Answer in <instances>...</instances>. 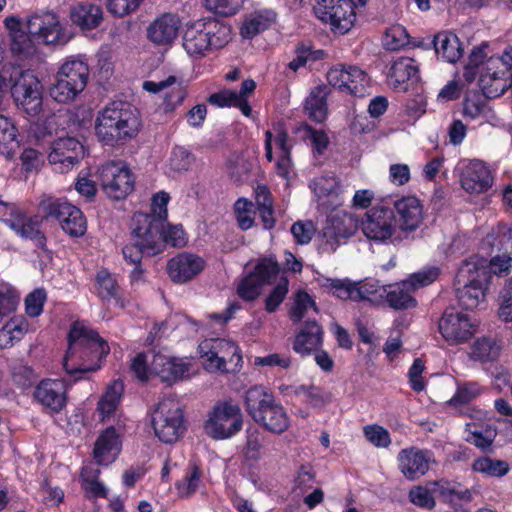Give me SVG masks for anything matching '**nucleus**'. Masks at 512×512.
<instances>
[{
	"mask_svg": "<svg viewBox=\"0 0 512 512\" xmlns=\"http://www.w3.org/2000/svg\"><path fill=\"white\" fill-rule=\"evenodd\" d=\"M202 471L200 467L193 464L189 467L184 477L176 481L175 489L179 498L186 499L192 497L202 484Z\"/></svg>",
	"mask_w": 512,
	"mask_h": 512,
	"instance_id": "obj_48",
	"label": "nucleus"
},
{
	"mask_svg": "<svg viewBox=\"0 0 512 512\" xmlns=\"http://www.w3.org/2000/svg\"><path fill=\"white\" fill-rule=\"evenodd\" d=\"M145 227L132 228L134 241L126 243L122 248L125 262L132 265L129 274L130 283H138L145 278V268L142 264L143 257L155 256L165 249L166 245L183 247L186 245V233L182 225H170L167 221L151 220L142 217Z\"/></svg>",
	"mask_w": 512,
	"mask_h": 512,
	"instance_id": "obj_1",
	"label": "nucleus"
},
{
	"mask_svg": "<svg viewBox=\"0 0 512 512\" xmlns=\"http://www.w3.org/2000/svg\"><path fill=\"white\" fill-rule=\"evenodd\" d=\"M323 342V329L315 320H307L295 336L293 350L301 356H309Z\"/></svg>",
	"mask_w": 512,
	"mask_h": 512,
	"instance_id": "obj_32",
	"label": "nucleus"
},
{
	"mask_svg": "<svg viewBox=\"0 0 512 512\" xmlns=\"http://www.w3.org/2000/svg\"><path fill=\"white\" fill-rule=\"evenodd\" d=\"M16 136L17 128L7 117L0 114V154L6 155L13 151Z\"/></svg>",
	"mask_w": 512,
	"mask_h": 512,
	"instance_id": "obj_59",
	"label": "nucleus"
},
{
	"mask_svg": "<svg viewBox=\"0 0 512 512\" xmlns=\"http://www.w3.org/2000/svg\"><path fill=\"white\" fill-rule=\"evenodd\" d=\"M3 222L21 239L32 241L35 247L42 251L47 250V237L41 229L42 218L39 215H29L12 204Z\"/></svg>",
	"mask_w": 512,
	"mask_h": 512,
	"instance_id": "obj_12",
	"label": "nucleus"
},
{
	"mask_svg": "<svg viewBox=\"0 0 512 512\" xmlns=\"http://www.w3.org/2000/svg\"><path fill=\"white\" fill-rule=\"evenodd\" d=\"M461 186L469 193H485L493 184L491 171L483 161H471L461 173Z\"/></svg>",
	"mask_w": 512,
	"mask_h": 512,
	"instance_id": "obj_28",
	"label": "nucleus"
},
{
	"mask_svg": "<svg viewBox=\"0 0 512 512\" xmlns=\"http://www.w3.org/2000/svg\"><path fill=\"white\" fill-rule=\"evenodd\" d=\"M468 261H473L476 264L477 268H486L490 275V280L493 275L497 276H506L510 273L512 258L508 254L496 255L491 258V260L487 261V259L479 257L477 255L471 256L467 259Z\"/></svg>",
	"mask_w": 512,
	"mask_h": 512,
	"instance_id": "obj_46",
	"label": "nucleus"
},
{
	"mask_svg": "<svg viewBox=\"0 0 512 512\" xmlns=\"http://www.w3.org/2000/svg\"><path fill=\"white\" fill-rule=\"evenodd\" d=\"M233 35L227 22L214 17L201 18L185 24L182 47L191 58L202 59L226 47Z\"/></svg>",
	"mask_w": 512,
	"mask_h": 512,
	"instance_id": "obj_3",
	"label": "nucleus"
},
{
	"mask_svg": "<svg viewBox=\"0 0 512 512\" xmlns=\"http://www.w3.org/2000/svg\"><path fill=\"white\" fill-rule=\"evenodd\" d=\"M481 393V388L477 383L467 382L458 385L454 395L447 401L448 406L460 407L472 402Z\"/></svg>",
	"mask_w": 512,
	"mask_h": 512,
	"instance_id": "obj_54",
	"label": "nucleus"
},
{
	"mask_svg": "<svg viewBox=\"0 0 512 512\" xmlns=\"http://www.w3.org/2000/svg\"><path fill=\"white\" fill-rule=\"evenodd\" d=\"M250 272L262 285H267L272 284L276 280L281 272V266L275 255H269L260 258Z\"/></svg>",
	"mask_w": 512,
	"mask_h": 512,
	"instance_id": "obj_47",
	"label": "nucleus"
},
{
	"mask_svg": "<svg viewBox=\"0 0 512 512\" xmlns=\"http://www.w3.org/2000/svg\"><path fill=\"white\" fill-rule=\"evenodd\" d=\"M260 189L263 192V201L260 202L257 198V211L264 229L271 230L275 227L276 223L271 194L266 187H261Z\"/></svg>",
	"mask_w": 512,
	"mask_h": 512,
	"instance_id": "obj_60",
	"label": "nucleus"
},
{
	"mask_svg": "<svg viewBox=\"0 0 512 512\" xmlns=\"http://www.w3.org/2000/svg\"><path fill=\"white\" fill-rule=\"evenodd\" d=\"M83 155L84 147L76 138H59L52 144L48 161L56 172L66 173L83 158Z\"/></svg>",
	"mask_w": 512,
	"mask_h": 512,
	"instance_id": "obj_20",
	"label": "nucleus"
},
{
	"mask_svg": "<svg viewBox=\"0 0 512 512\" xmlns=\"http://www.w3.org/2000/svg\"><path fill=\"white\" fill-rule=\"evenodd\" d=\"M293 133L305 141L309 140L313 153L319 156L324 154L330 144L329 137L325 131L317 130L304 122L297 125Z\"/></svg>",
	"mask_w": 512,
	"mask_h": 512,
	"instance_id": "obj_44",
	"label": "nucleus"
},
{
	"mask_svg": "<svg viewBox=\"0 0 512 512\" xmlns=\"http://www.w3.org/2000/svg\"><path fill=\"white\" fill-rule=\"evenodd\" d=\"M485 105V96L482 93L478 91L466 93L462 103V114L464 118L476 119L483 112Z\"/></svg>",
	"mask_w": 512,
	"mask_h": 512,
	"instance_id": "obj_57",
	"label": "nucleus"
},
{
	"mask_svg": "<svg viewBox=\"0 0 512 512\" xmlns=\"http://www.w3.org/2000/svg\"><path fill=\"white\" fill-rule=\"evenodd\" d=\"M243 427L240 406L232 400L217 401L208 412L203 428L213 440H226L235 436Z\"/></svg>",
	"mask_w": 512,
	"mask_h": 512,
	"instance_id": "obj_8",
	"label": "nucleus"
},
{
	"mask_svg": "<svg viewBox=\"0 0 512 512\" xmlns=\"http://www.w3.org/2000/svg\"><path fill=\"white\" fill-rule=\"evenodd\" d=\"M289 291V281L287 277H281L278 284L271 290L265 299V310L268 313L275 312L284 301Z\"/></svg>",
	"mask_w": 512,
	"mask_h": 512,
	"instance_id": "obj_62",
	"label": "nucleus"
},
{
	"mask_svg": "<svg viewBox=\"0 0 512 512\" xmlns=\"http://www.w3.org/2000/svg\"><path fill=\"white\" fill-rule=\"evenodd\" d=\"M11 95L18 106L30 116L42 110L43 86L31 70L16 69L10 76Z\"/></svg>",
	"mask_w": 512,
	"mask_h": 512,
	"instance_id": "obj_10",
	"label": "nucleus"
},
{
	"mask_svg": "<svg viewBox=\"0 0 512 512\" xmlns=\"http://www.w3.org/2000/svg\"><path fill=\"white\" fill-rule=\"evenodd\" d=\"M273 142L279 148L280 154H292L294 143L285 128L277 129L275 136L272 131L266 130L264 133V150L268 162L274 161Z\"/></svg>",
	"mask_w": 512,
	"mask_h": 512,
	"instance_id": "obj_43",
	"label": "nucleus"
},
{
	"mask_svg": "<svg viewBox=\"0 0 512 512\" xmlns=\"http://www.w3.org/2000/svg\"><path fill=\"white\" fill-rule=\"evenodd\" d=\"M181 19L174 13H163L147 28L148 39L159 46L171 45L178 36Z\"/></svg>",
	"mask_w": 512,
	"mask_h": 512,
	"instance_id": "obj_27",
	"label": "nucleus"
},
{
	"mask_svg": "<svg viewBox=\"0 0 512 512\" xmlns=\"http://www.w3.org/2000/svg\"><path fill=\"white\" fill-rule=\"evenodd\" d=\"M512 74L500 70H488L487 64L478 78V86L485 98H497L502 96L508 88H511Z\"/></svg>",
	"mask_w": 512,
	"mask_h": 512,
	"instance_id": "obj_33",
	"label": "nucleus"
},
{
	"mask_svg": "<svg viewBox=\"0 0 512 512\" xmlns=\"http://www.w3.org/2000/svg\"><path fill=\"white\" fill-rule=\"evenodd\" d=\"M47 300L45 289L37 288L30 292L25 298V312L29 317H38L42 314L44 304Z\"/></svg>",
	"mask_w": 512,
	"mask_h": 512,
	"instance_id": "obj_64",
	"label": "nucleus"
},
{
	"mask_svg": "<svg viewBox=\"0 0 512 512\" xmlns=\"http://www.w3.org/2000/svg\"><path fill=\"white\" fill-rule=\"evenodd\" d=\"M408 498L412 504L421 509L433 510L436 506V501L431 491L421 485L412 487L408 492Z\"/></svg>",
	"mask_w": 512,
	"mask_h": 512,
	"instance_id": "obj_63",
	"label": "nucleus"
},
{
	"mask_svg": "<svg viewBox=\"0 0 512 512\" xmlns=\"http://www.w3.org/2000/svg\"><path fill=\"white\" fill-rule=\"evenodd\" d=\"M361 228L369 240L375 243H387L396 230L393 210L386 207H373L367 211Z\"/></svg>",
	"mask_w": 512,
	"mask_h": 512,
	"instance_id": "obj_18",
	"label": "nucleus"
},
{
	"mask_svg": "<svg viewBox=\"0 0 512 512\" xmlns=\"http://www.w3.org/2000/svg\"><path fill=\"white\" fill-rule=\"evenodd\" d=\"M121 451V434L114 426H108L94 443L93 458L97 465L108 466L118 458Z\"/></svg>",
	"mask_w": 512,
	"mask_h": 512,
	"instance_id": "obj_25",
	"label": "nucleus"
},
{
	"mask_svg": "<svg viewBox=\"0 0 512 512\" xmlns=\"http://www.w3.org/2000/svg\"><path fill=\"white\" fill-rule=\"evenodd\" d=\"M27 29L33 39L40 44L65 45L69 40L55 13L31 16L27 21Z\"/></svg>",
	"mask_w": 512,
	"mask_h": 512,
	"instance_id": "obj_16",
	"label": "nucleus"
},
{
	"mask_svg": "<svg viewBox=\"0 0 512 512\" xmlns=\"http://www.w3.org/2000/svg\"><path fill=\"white\" fill-rule=\"evenodd\" d=\"M329 85L347 94L363 97L369 87V76L355 65L337 64L326 75Z\"/></svg>",
	"mask_w": 512,
	"mask_h": 512,
	"instance_id": "obj_14",
	"label": "nucleus"
},
{
	"mask_svg": "<svg viewBox=\"0 0 512 512\" xmlns=\"http://www.w3.org/2000/svg\"><path fill=\"white\" fill-rule=\"evenodd\" d=\"M95 294L103 302L114 301L115 305L124 308V300L120 294V286L114 274L107 268L97 270L95 275Z\"/></svg>",
	"mask_w": 512,
	"mask_h": 512,
	"instance_id": "obj_34",
	"label": "nucleus"
},
{
	"mask_svg": "<svg viewBox=\"0 0 512 512\" xmlns=\"http://www.w3.org/2000/svg\"><path fill=\"white\" fill-rule=\"evenodd\" d=\"M410 44V36L406 28L399 24L389 27L383 37V45L386 50L397 51Z\"/></svg>",
	"mask_w": 512,
	"mask_h": 512,
	"instance_id": "obj_51",
	"label": "nucleus"
},
{
	"mask_svg": "<svg viewBox=\"0 0 512 512\" xmlns=\"http://www.w3.org/2000/svg\"><path fill=\"white\" fill-rule=\"evenodd\" d=\"M309 309H313L315 312H318L315 300L307 291L299 290L295 294L294 305L289 311V317L293 323H300Z\"/></svg>",
	"mask_w": 512,
	"mask_h": 512,
	"instance_id": "obj_52",
	"label": "nucleus"
},
{
	"mask_svg": "<svg viewBox=\"0 0 512 512\" xmlns=\"http://www.w3.org/2000/svg\"><path fill=\"white\" fill-rule=\"evenodd\" d=\"M500 344L490 337L478 338L473 347L472 354L476 360L481 362L495 361L500 355Z\"/></svg>",
	"mask_w": 512,
	"mask_h": 512,
	"instance_id": "obj_50",
	"label": "nucleus"
},
{
	"mask_svg": "<svg viewBox=\"0 0 512 512\" xmlns=\"http://www.w3.org/2000/svg\"><path fill=\"white\" fill-rule=\"evenodd\" d=\"M328 88L325 85L314 87L305 100L304 110L308 118L316 123H322L327 118Z\"/></svg>",
	"mask_w": 512,
	"mask_h": 512,
	"instance_id": "obj_40",
	"label": "nucleus"
},
{
	"mask_svg": "<svg viewBox=\"0 0 512 512\" xmlns=\"http://www.w3.org/2000/svg\"><path fill=\"white\" fill-rule=\"evenodd\" d=\"M33 37L22 29H13L10 38L11 53L21 60H26L36 53Z\"/></svg>",
	"mask_w": 512,
	"mask_h": 512,
	"instance_id": "obj_45",
	"label": "nucleus"
},
{
	"mask_svg": "<svg viewBox=\"0 0 512 512\" xmlns=\"http://www.w3.org/2000/svg\"><path fill=\"white\" fill-rule=\"evenodd\" d=\"M137 109L125 101H113L99 112L95 131L101 143L107 146L124 144L139 131Z\"/></svg>",
	"mask_w": 512,
	"mask_h": 512,
	"instance_id": "obj_4",
	"label": "nucleus"
},
{
	"mask_svg": "<svg viewBox=\"0 0 512 512\" xmlns=\"http://www.w3.org/2000/svg\"><path fill=\"white\" fill-rule=\"evenodd\" d=\"M346 1L316 0L313 12L322 23L330 26L333 33L344 35L356 22V12H352Z\"/></svg>",
	"mask_w": 512,
	"mask_h": 512,
	"instance_id": "obj_13",
	"label": "nucleus"
},
{
	"mask_svg": "<svg viewBox=\"0 0 512 512\" xmlns=\"http://www.w3.org/2000/svg\"><path fill=\"white\" fill-rule=\"evenodd\" d=\"M398 469L410 481L422 477L429 470L427 452L416 447L402 449L397 456Z\"/></svg>",
	"mask_w": 512,
	"mask_h": 512,
	"instance_id": "obj_29",
	"label": "nucleus"
},
{
	"mask_svg": "<svg viewBox=\"0 0 512 512\" xmlns=\"http://www.w3.org/2000/svg\"><path fill=\"white\" fill-rule=\"evenodd\" d=\"M234 213L238 227L241 230L246 231L253 227L255 210L254 204L250 200L243 197L239 198L234 204Z\"/></svg>",
	"mask_w": 512,
	"mask_h": 512,
	"instance_id": "obj_53",
	"label": "nucleus"
},
{
	"mask_svg": "<svg viewBox=\"0 0 512 512\" xmlns=\"http://www.w3.org/2000/svg\"><path fill=\"white\" fill-rule=\"evenodd\" d=\"M98 181L103 193L112 200L127 198L135 188V176L122 161H108L98 168Z\"/></svg>",
	"mask_w": 512,
	"mask_h": 512,
	"instance_id": "obj_11",
	"label": "nucleus"
},
{
	"mask_svg": "<svg viewBox=\"0 0 512 512\" xmlns=\"http://www.w3.org/2000/svg\"><path fill=\"white\" fill-rule=\"evenodd\" d=\"M455 295L459 306L473 310L485 303L490 285L486 268H477L473 261L463 260L454 278Z\"/></svg>",
	"mask_w": 512,
	"mask_h": 512,
	"instance_id": "obj_6",
	"label": "nucleus"
},
{
	"mask_svg": "<svg viewBox=\"0 0 512 512\" xmlns=\"http://www.w3.org/2000/svg\"><path fill=\"white\" fill-rule=\"evenodd\" d=\"M394 222L402 231H415L423 221V205L415 196H403L394 203Z\"/></svg>",
	"mask_w": 512,
	"mask_h": 512,
	"instance_id": "obj_26",
	"label": "nucleus"
},
{
	"mask_svg": "<svg viewBox=\"0 0 512 512\" xmlns=\"http://www.w3.org/2000/svg\"><path fill=\"white\" fill-rule=\"evenodd\" d=\"M202 356L205 358L208 366L221 372H227V357L223 354V350H226L228 354H231V361L233 357H237V360H242L241 354L238 352V346L234 343L225 339H210L205 340L199 345Z\"/></svg>",
	"mask_w": 512,
	"mask_h": 512,
	"instance_id": "obj_24",
	"label": "nucleus"
},
{
	"mask_svg": "<svg viewBox=\"0 0 512 512\" xmlns=\"http://www.w3.org/2000/svg\"><path fill=\"white\" fill-rule=\"evenodd\" d=\"M387 79L395 91L406 92L420 80L419 65L411 57L394 58L391 61Z\"/></svg>",
	"mask_w": 512,
	"mask_h": 512,
	"instance_id": "obj_23",
	"label": "nucleus"
},
{
	"mask_svg": "<svg viewBox=\"0 0 512 512\" xmlns=\"http://www.w3.org/2000/svg\"><path fill=\"white\" fill-rule=\"evenodd\" d=\"M206 261L190 252H180L167 262V274L175 284H185L197 277L205 268Z\"/></svg>",
	"mask_w": 512,
	"mask_h": 512,
	"instance_id": "obj_21",
	"label": "nucleus"
},
{
	"mask_svg": "<svg viewBox=\"0 0 512 512\" xmlns=\"http://www.w3.org/2000/svg\"><path fill=\"white\" fill-rule=\"evenodd\" d=\"M71 22L82 31H90L99 27L103 21V9L88 1L77 2L70 8Z\"/></svg>",
	"mask_w": 512,
	"mask_h": 512,
	"instance_id": "obj_31",
	"label": "nucleus"
},
{
	"mask_svg": "<svg viewBox=\"0 0 512 512\" xmlns=\"http://www.w3.org/2000/svg\"><path fill=\"white\" fill-rule=\"evenodd\" d=\"M67 342L63 368L69 381L77 382L85 379L88 373L101 369L110 353L108 342L95 329L79 321L71 324Z\"/></svg>",
	"mask_w": 512,
	"mask_h": 512,
	"instance_id": "obj_2",
	"label": "nucleus"
},
{
	"mask_svg": "<svg viewBox=\"0 0 512 512\" xmlns=\"http://www.w3.org/2000/svg\"><path fill=\"white\" fill-rule=\"evenodd\" d=\"M152 366L161 380L170 385L182 380L190 368L183 359L162 354L154 356Z\"/></svg>",
	"mask_w": 512,
	"mask_h": 512,
	"instance_id": "obj_30",
	"label": "nucleus"
},
{
	"mask_svg": "<svg viewBox=\"0 0 512 512\" xmlns=\"http://www.w3.org/2000/svg\"><path fill=\"white\" fill-rule=\"evenodd\" d=\"M263 286L264 285L249 272L238 283L236 292L242 300L252 302L260 296Z\"/></svg>",
	"mask_w": 512,
	"mask_h": 512,
	"instance_id": "obj_56",
	"label": "nucleus"
},
{
	"mask_svg": "<svg viewBox=\"0 0 512 512\" xmlns=\"http://www.w3.org/2000/svg\"><path fill=\"white\" fill-rule=\"evenodd\" d=\"M438 327L442 337L453 344L466 342L473 335V325L469 316L453 308L444 311Z\"/></svg>",
	"mask_w": 512,
	"mask_h": 512,
	"instance_id": "obj_22",
	"label": "nucleus"
},
{
	"mask_svg": "<svg viewBox=\"0 0 512 512\" xmlns=\"http://www.w3.org/2000/svg\"><path fill=\"white\" fill-rule=\"evenodd\" d=\"M358 230V219L350 213L338 212L330 217L321 232L326 249L335 251L342 241H346Z\"/></svg>",
	"mask_w": 512,
	"mask_h": 512,
	"instance_id": "obj_19",
	"label": "nucleus"
},
{
	"mask_svg": "<svg viewBox=\"0 0 512 512\" xmlns=\"http://www.w3.org/2000/svg\"><path fill=\"white\" fill-rule=\"evenodd\" d=\"M124 391V385L121 380H114L106 389L104 395L97 404V411L102 422L113 415L119 405Z\"/></svg>",
	"mask_w": 512,
	"mask_h": 512,
	"instance_id": "obj_41",
	"label": "nucleus"
},
{
	"mask_svg": "<svg viewBox=\"0 0 512 512\" xmlns=\"http://www.w3.org/2000/svg\"><path fill=\"white\" fill-rule=\"evenodd\" d=\"M385 292L386 302L389 307L395 310L410 309L417 306V300L413 296L415 291L410 287L406 279L399 283L388 285Z\"/></svg>",
	"mask_w": 512,
	"mask_h": 512,
	"instance_id": "obj_38",
	"label": "nucleus"
},
{
	"mask_svg": "<svg viewBox=\"0 0 512 512\" xmlns=\"http://www.w3.org/2000/svg\"><path fill=\"white\" fill-rule=\"evenodd\" d=\"M314 192L320 204L327 210H334L342 205L341 186L335 178L320 177L314 181Z\"/></svg>",
	"mask_w": 512,
	"mask_h": 512,
	"instance_id": "obj_36",
	"label": "nucleus"
},
{
	"mask_svg": "<svg viewBox=\"0 0 512 512\" xmlns=\"http://www.w3.org/2000/svg\"><path fill=\"white\" fill-rule=\"evenodd\" d=\"M436 55L448 63H456L463 54L462 43L456 34L442 31L430 40Z\"/></svg>",
	"mask_w": 512,
	"mask_h": 512,
	"instance_id": "obj_35",
	"label": "nucleus"
},
{
	"mask_svg": "<svg viewBox=\"0 0 512 512\" xmlns=\"http://www.w3.org/2000/svg\"><path fill=\"white\" fill-rule=\"evenodd\" d=\"M170 201V196L165 191H159L156 194L153 195L151 199V211L150 213H143V212H136L133 215L132 222H133V228L137 227H145L142 222V217H147L148 221L152 219L153 220H161V221H167L168 216V210L167 205Z\"/></svg>",
	"mask_w": 512,
	"mask_h": 512,
	"instance_id": "obj_42",
	"label": "nucleus"
},
{
	"mask_svg": "<svg viewBox=\"0 0 512 512\" xmlns=\"http://www.w3.org/2000/svg\"><path fill=\"white\" fill-rule=\"evenodd\" d=\"M472 469L490 477H502L509 472L510 467L504 460L482 456L475 459Z\"/></svg>",
	"mask_w": 512,
	"mask_h": 512,
	"instance_id": "obj_49",
	"label": "nucleus"
},
{
	"mask_svg": "<svg viewBox=\"0 0 512 512\" xmlns=\"http://www.w3.org/2000/svg\"><path fill=\"white\" fill-rule=\"evenodd\" d=\"M34 400L51 414L60 413L67 405L68 383L66 379H42L34 388Z\"/></svg>",
	"mask_w": 512,
	"mask_h": 512,
	"instance_id": "obj_17",
	"label": "nucleus"
},
{
	"mask_svg": "<svg viewBox=\"0 0 512 512\" xmlns=\"http://www.w3.org/2000/svg\"><path fill=\"white\" fill-rule=\"evenodd\" d=\"M151 422L155 436L166 444L176 442L185 431L184 414L178 407L166 409L165 404H160L152 413Z\"/></svg>",
	"mask_w": 512,
	"mask_h": 512,
	"instance_id": "obj_15",
	"label": "nucleus"
},
{
	"mask_svg": "<svg viewBox=\"0 0 512 512\" xmlns=\"http://www.w3.org/2000/svg\"><path fill=\"white\" fill-rule=\"evenodd\" d=\"M295 395H303L312 408H322L329 402V395L315 385H299L294 389Z\"/></svg>",
	"mask_w": 512,
	"mask_h": 512,
	"instance_id": "obj_55",
	"label": "nucleus"
},
{
	"mask_svg": "<svg viewBox=\"0 0 512 512\" xmlns=\"http://www.w3.org/2000/svg\"><path fill=\"white\" fill-rule=\"evenodd\" d=\"M433 491L438 494L441 501L450 505H458L461 502H470L472 494L461 483L440 479L432 483Z\"/></svg>",
	"mask_w": 512,
	"mask_h": 512,
	"instance_id": "obj_39",
	"label": "nucleus"
},
{
	"mask_svg": "<svg viewBox=\"0 0 512 512\" xmlns=\"http://www.w3.org/2000/svg\"><path fill=\"white\" fill-rule=\"evenodd\" d=\"M244 404L248 415L265 430L282 434L289 428L287 412L265 386L250 387L245 393Z\"/></svg>",
	"mask_w": 512,
	"mask_h": 512,
	"instance_id": "obj_5",
	"label": "nucleus"
},
{
	"mask_svg": "<svg viewBox=\"0 0 512 512\" xmlns=\"http://www.w3.org/2000/svg\"><path fill=\"white\" fill-rule=\"evenodd\" d=\"M441 274V269L437 266H426L421 270L412 273L406 279L410 284V287L414 289V291L419 288L426 287L432 283H434Z\"/></svg>",
	"mask_w": 512,
	"mask_h": 512,
	"instance_id": "obj_58",
	"label": "nucleus"
},
{
	"mask_svg": "<svg viewBox=\"0 0 512 512\" xmlns=\"http://www.w3.org/2000/svg\"><path fill=\"white\" fill-rule=\"evenodd\" d=\"M43 218L57 220L61 229L71 238H80L87 232V220L83 212L66 198L47 196L39 203Z\"/></svg>",
	"mask_w": 512,
	"mask_h": 512,
	"instance_id": "obj_9",
	"label": "nucleus"
},
{
	"mask_svg": "<svg viewBox=\"0 0 512 512\" xmlns=\"http://www.w3.org/2000/svg\"><path fill=\"white\" fill-rule=\"evenodd\" d=\"M88 78L87 62L70 57L59 68L56 82L50 87L49 94L58 103H69L85 89Z\"/></svg>",
	"mask_w": 512,
	"mask_h": 512,
	"instance_id": "obj_7",
	"label": "nucleus"
},
{
	"mask_svg": "<svg viewBox=\"0 0 512 512\" xmlns=\"http://www.w3.org/2000/svg\"><path fill=\"white\" fill-rule=\"evenodd\" d=\"M207 103L217 108H238L241 111V106L236 97V90L230 88H223L219 91L210 94Z\"/></svg>",
	"mask_w": 512,
	"mask_h": 512,
	"instance_id": "obj_61",
	"label": "nucleus"
},
{
	"mask_svg": "<svg viewBox=\"0 0 512 512\" xmlns=\"http://www.w3.org/2000/svg\"><path fill=\"white\" fill-rule=\"evenodd\" d=\"M276 13L271 9L255 10L244 20L240 34L245 39H253L266 31L276 21Z\"/></svg>",
	"mask_w": 512,
	"mask_h": 512,
	"instance_id": "obj_37",
	"label": "nucleus"
}]
</instances>
